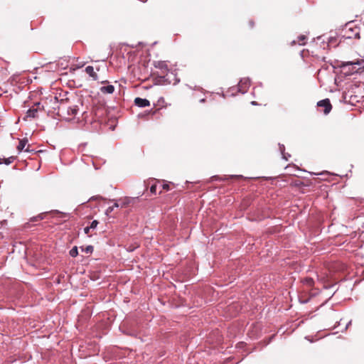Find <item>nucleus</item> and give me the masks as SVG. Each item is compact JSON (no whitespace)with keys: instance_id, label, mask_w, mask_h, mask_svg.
<instances>
[{"instance_id":"28","label":"nucleus","mask_w":364,"mask_h":364,"mask_svg":"<svg viewBox=\"0 0 364 364\" xmlns=\"http://www.w3.org/2000/svg\"><path fill=\"white\" fill-rule=\"evenodd\" d=\"M350 323H351V321H350L348 323V324L346 325V328H348V327L349 326V325H350Z\"/></svg>"},{"instance_id":"31","label":"nucleus","mask_w":364,"mask_h":364,"mask_svg":"<svg viewBox=\"0 0 364 364\" xmlns=\"http://www.w3.org/2000/svg\"><path fill=\"white\" fill-rule=\"evenodd\" d=\"M251 103H252V105H256V102H254V101H253V102H252Z\"/></svg>"},{"instance_id":"10","label":"nucleus","mask_w":364,"mask_h":364,"mask_svg":"<svg viewBox=\"0 0 364 364\" xmlns=\"http://www.w3.org/2000/svg\"><path fill=\"white\" fill-rule=\"evenodd\" d=\"M279 149L280 153L282 155V158L284 160L288 161V159L291 156V155L287 154V153H285V146H284V145L279 144Z\"/></svg>"},{"instance_id":"14","label":"nucleus","mask_w":364,"mask_h":364,"mask_svg":"<svg viewBox=\"0 0 364 364\" xmlns=\"http://www.w3.org/2000/svg\"><path fill=\"white\" fill-rule=\"evenodd\" d=\"M301 282L308 287H312L314 284V280L311 277L304 278Z\"/></svg>"},{"instance_id":"26","label":"nucleus","mask_w":364,"mask_h":364,"mask_svg":"<svg viewBox=\"0 0 364 364\" xmlns=\"http://www.w3.org/2000/svg\"><path fill=\"white\" fill-rule=\"evenodd\" d=\"M29 146H30L29 145L27 146L26 149H25V151H26V152H31V151H33V150L29 149Z\"/></svg>"},{"instance_id":"30","label":"nucleus","mask_w":364,"mask_h":364,"mask_svg":"<svg viewBox=\"0 0 364 364\" xmlns=\"http://www.w3.org/2000/svg\"><path fill=\"white\" fill-rule=\"evenodd\" d=\"M250 23L251 26H253L254 23L252 21H250Z\"/></svg>"},{"instance_id":"18","label":"nucleus","mask_w":364,"mask_h":364,"mask_svg":"<svg viewBox=\"0 0 364 364\" xmlns=\"http://www.w3.org/2000/svg\"><path fill=\"white\" fill-rule=\"evenodd\" d=\"M69 254L72 257H75L77 256L78 255V250H77V247L76 246L73 247L69 252Z\"/></svg>"},{"instance_id":"13","label":"nucleus","mask_w":364,"mask_h":364,"mask_svg":"<svg viewBox=\"0 0 364 364\" xmlns=\"http://www.w3.org/2000/svg\"><path fill=\"white\" fill-rule=\"evenodd\" d=\"M306 37L304 35H301L298 37V41L296 42L295 41H293L291 44H296L298 43L299 45H305L306 44Z\"/></svg>"},{"instance_id":"9","label":"nucleus","mask_w":364,"mask_h":364,"mask_svg":"<svg viewBox=\"0 0 364 364\" xmlns=\"http://www.w3.org/2000/svg\"><path fill=\"white\" fill-rule=\"evenodd\" d=\"M85 72L86 73L92 78L93 80H98V75L95 72L94 68L91 65H88L85 68Z\"/></svg>"},{"instance_id":"5","label":"nucleus","mask_w":364,"mask_h":364,"mask_svg":"<svg viewBox=\"0 0 364 364\" xmlns=\"http://www.w3.org/2000/svg\"><path fill=\"white\" fill-rule=\"evenodd\" d=\"M101 84L105 85L100 88V91L102 94H104V95L112 94L114 92V90H115L114 86L109 84L107 80L102 81Z\"/></svg>"},{"instance_id":"27","label":"nucleus","mask_w":364,"mask_h":364,"mask_svg":"<svg viewBox=\"0 0 364 364\" xmlns=\"http://www.w3.org/2000/svg\"><path fill=\"white\" fill-rule=\"evenodd\" d=\"M3 164V159L0 157V165Z\"/></svg>"},{"instance_id":"32","label":"nucleus","mask_w":364,"mask_h":364,"mask_svg":"<svg viewBox=\"0 0 364 364\" xmlns=\"http://www.w3.org/2000/svg\"><path fill=\"white\" fill-rule=\"evenodd\" d=\"M200 102H205V99H202V100H200Z\"/></svg>"},{"instance_id":"25","label":"nucleus","mask_w":364,"mask_h":364,"mask_svg":"<svg viewBox=\"0 0 364 364\" xmlns=\"http://www.w3.org/2000/svg\"><path fill=\"white\" fill-rule=\"evenodd\" d=\"M90 230H92V229H91V228H90V227H89V226H87V227L85 228H84V232H85V234H88V233H89V232H90Z\"/></svg>"},{"instance_id":"4","label":"nucleus","mask_w":364,"mask_h":364,"mask_svg":"<svg viewBox=\"0 0 364 364\" xmlns=\"http://www.w3.org/2000/svg\"><path fill=\"white\" fill-rule=\"evenodd\" d=\"M250 85V80L249 78H242L238 83L237 90L239 92L245 94L247 92Z\"/></svg>"},{"instance_id":"20","label":"nucleus","mask_w":364,"mask_h":364,"mask_svg":"<svg viewBox=\"0 0 364 364\" xmlns=\"http://www.w3.org/2000/svg\"><path fill=\"white\" fill-rule=\"evenodd\" d=\"M43 218H44L43 213H41V214L31 218V221H33V222L39 221V220H43Z\"/></svg>"},{"instance_id":"22","label":"nucleus","mask_w":364,"mask_h":364,"mask_svg":"<svg viewBox=\"0 0 364 364\" xmlns=\"http://www.w3.org/2000/svg\"><path fill=\"white\" fill-rule=\"evenodd\" d=\"M98 224H99V222L97 220H95L92 221V223H90L89 227L92 230H94L97 227Z\"/></svg>"},{"instance_id":"6","label":"nucleus","mask_w":364,"mask_h":364,"mask_svg":"<svg viewBox=\"0 0 364 364\" xmlns=\"http://www.w3.org/2000/svg\"><path fill=\"white\" fill-rule=\"evenodd\" d=\"M154 66L161 70L163 74H166L169 72L167 61L158 60L154 62Z\"/></svg>"},{"instance_id":"7","label":"nucleus","mask_w":364,"mask_h":364,"mask_svg":"<svg viewBox=\"0 0 364 364\" xmlns=\"http://www.w3.org/2000/svg\"><path fill=\"white\" fill-rule=\"evenodd\" d=\"M317 106L324 107L323 112L325 114H328L332 109L330 100L328 98L318 101Z\"/></svg>"},{"instance_id":"15","label":"nucleus","mask_w":364,"mask_h":364,"mask_svg":"<svg viewBox=\"0 0 364 364\" xmlns=\"http://www.w3.org/2000/svg\"><path fill=\"white\" fill-rule=\"evenodd\" d=\"M121 204V208H126L130 203V200L127 198L119 200Z\"/></svg>"},{"instance_id":"21","label":"nucleus","mask_w":364,"mask_h":364,"mask_svg":"<svg viewBox=\"0 0 364 364\" xmlns=\"http://www.w3.org/2000/svg\"><path fill=\"white\" fill-rule=\"evenodd\" d=\"M160 191L159 192V193H161V191L162 190H166V191H168L169 190V185L168 183H164L162 185L160 186Z\"/></svg>"},{"instance_id":"29","label":"nucleus","mask_w":364,"mask_h":364,"mask_svg":"<svg viewBox=\"0 0 364 364\" xmlns=\"http://www.w3.org/2000/svg\"><path fill=\"white\" fill-rule=\"evenodd\" d=\"M231 177L232 178H233V177H242V176H234V175H232Z\"/></svg>"},{"instance_id":"16","label":"nucleus","mask_w":364,"mask_h":364,"mask_svg":"<svg viewBox=\"0 0 364 364\" xmlns=\"http://www.w3.org/2000/svg\"><path fill=\"white\" fill-rule=\"evenodd\" d=\"M15 159H16L15 156H10L6 159H3V163L5 164L6 165H9V164H12Z\"/></svg>"},{"instance_id":"3","label":"nucleus","mask_w":364,"mask_h":364,"mask_svg":"<svg viewBox=\"0 0 364 364\" xmlns=\"http://www.w3.org/2000/svg\"><path fill=\"white\" fill-rule=\"evenodd\" d=\"M343 33L341 37L340 41L346 39H359L360 28V27L354 25L353 23L346 24L345 28L343 29Z\"/></svg>"},{"instance_id":"19","label":"nucleus","mask_w":364,"mask_h":364,"mask_svg":"<svg viewBox=\"0 0 364 364\" xmlns=\"http://www.w3.org/2000/svg\"><path fill=\"white\" fill-rule=\"evenodd\" d=\"M157 183L158 181H156L154 184H152L150 187V192L152 193V194H154L156 195V193H157V188H158V185H157Z\"/></svg>"},{"instance_id":"17","label":"nucleus","mask_w":364,"mask_h":364,"mask_svg":"<svg viewBox=\"0 0 364 364\" xmlns=\"http://www.w3.org/2000/svg\"><path fill=\"white\" fill-rule=\"evenodd\" d=\"M82 252H85L86 253H92L94 250V247L92 245H87L86 247H80Z\"/></svg>"},{"instance_id":"1","label":"nucleus","mask_w":364,"mask_h":364,"mask_svg":"<svg viewBox=\"0 0 364 364\" xmlns=\"http://www.w3.org/2000/svg\"><path fill=\"white\" fill-rule=\"evenodd\" d=\"M67 95L65 92L61 98L55 96L50 99V102L54 114L66 121H70L77 117L82 103L79 99L67 97Z\"/></svg>"},{"instance_id":"2","label":"nucleus","mask_w":364,"mask_h":364,"mask_svg":"<svg viewBox=\"0 0 364 364\" xmlns=\"http://www.w3.org/2000/svg\"><path fill=\"white\" fill-rule=\"evenodd\" d=\"M339 67L343 70L348 68V74L352 75L364 69V57L360 56L350 60L341 61Z\"/></svg>"},{"instance_id":"8","label":"nucleus","mask_w":364,"mask_h":364,"mask_svg":"<svg viewBox=\"0 0 364 364\" xmlns=\"http://www.w3.org/2000/svg\"><path fill=\"white\" fill-rule=\"evenodd\" d=\"M134 104L139 107H145L150 106V102L144 98L136 97L134 100Z\"/></svg>"},{"instance_id":"12","label":"nucleus","mask_w":364,"mask_h":364,"mask_svg":"<svg viewBox=\"0 0 364 364\" xmlns=\"http://www.w3.org/2000/svg\"><path fill=\"white\" fill-rule=\"evenodd\" d=\"M27 143H28L27 139H21L19 143H18V145L17 146V150L19 152L23 151L25 149Z\"/></svg>"},{"instance_id":"11","label":"nucleus","mask_w":364,"mask_h":364,"mask_svg":"<svg viewBox=\"0 0 364 364\" xmlns=\"http://www.w3.org/2000/svg\"><path fill=\"white\" fill-rule=\"evenodd\" d=\"M38 109L30 108L26 112V117L36 118L37 117Z\"/></svg>"},{"instance_id":"23","label":"nucleus","mask_w":364,"mask_h":364,"mask_svg":"<svg viewBox=\"0 0 364 364\" xmlns=\"http://www.w3.org/2000/svg\"><path fill=\"white\" fill-rule=\"evenodd\" d=\"M114 210V206H109L107 208L106 211H105V213L106 215H109V213H111L112 211Z\"/></svg>"},{"instance_id":"24","label":"nucleus","mask_w":364,"mask_h":364,"mask_svg":"<svg viewBox=\"0 0 364 364\" xmlns=\"http://www.w3.org/2000/svg\"><path fill=\"white\" fill-rule=\"evenodd\" d=\"M112 206H114V208H121V204H119V201H117L114 203V205Z\"/></svg>"}]
</instances>
